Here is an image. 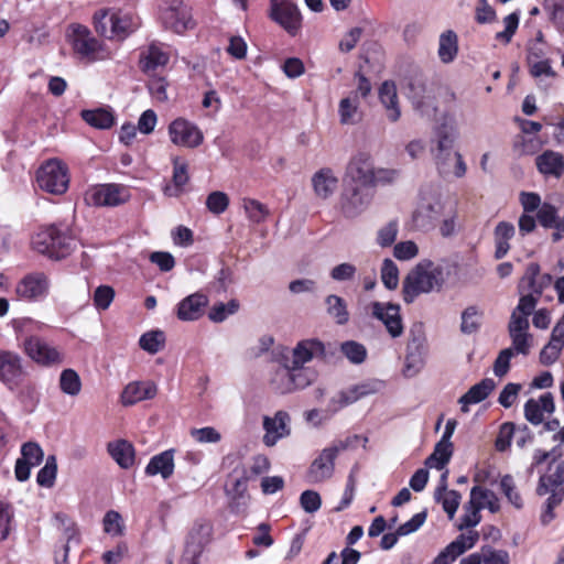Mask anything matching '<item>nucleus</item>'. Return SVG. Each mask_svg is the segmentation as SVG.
Masks as SVG:
<instances>
[{
	"label": "nucleus",
	"instance_id": "f257e3e1",
	"mask_svg": "<svg viewBox=\"0 0 564 564\" xmlns=\"http://www.w3.org/2000/svg\"><path fill=\"white\" fill-rule=\"evenodd\" d=\"M457 122L453 115L445 113L433 130L431 153L441 174L453 173L462 177L466 173V164L459 152H453L457 139Z\"/></svg>",
	"mask_w": 564,
	"mask_h": 564
},
{
	"label": "nucleus",
	"instance_id": "f03ea898",
	"mask_svg": "<svg viewBox=\"0 0 564 564\" xmlns=\"http://www.w3.org/2000/svg\"><path fill=\"white\" fill-rule=\"evenodd\" d=\"M445 282L444 270L431 260H421L403 282V299L412 303L420 294L438 291Z\"/></svg>",
	"mask_w": 564,
	"mask_h": 564
},
{
	"label": "nucleus",
	"instance_id": "7ed1b4c3",
	"mask_svg": "<svg viewBox=\"0 0 564 564\" xmlns=\"http://www.w3.org/2000/svg\"><path fill=\"white\" fill-rule=\"evenodd\" d=\"M32 248L50 259L61 260L68 257L76 248V240L66 231L55 226L39 229L32 237Z\"/></svg>",
	"mask_w": 564,
	"mask_h": 564
},
{
	"label": "nucleus",
	"instance_id": "20e7f679",
	"mask_svg": "<svg viewBox=\"0 0 564 564\" xmlns=\"http://www.w3.org/2000/svg\"><path fill=\"white\" fill-rule=\"evenodd\" d=\"M93 20L96 31L107 39L123 40L139 28L138 17L122 10L100 9Z\"/></svg>",
	"mask_w": 564,
	"mask_h": 564
},
{
	"label": "nucleus",
	"instance_id": "39448f33",
	"mask_svg": "<svg viewBox=\"0 0 564 564\" xmlns=\"http://www.w3.org/2000/svg\"><path fill=\"white\" fill-rule=\"evenodd\" d=\"M67 37L74 53L82 61L93 63L110 58V51L85 25L72 24L68 28Z\"/></svg>",
	"mask_w": 564,
	"mask_h": 564
},
{
	"label": "nucleus",
	"instance_id": "423d86ee",
	"mask_svg": "<svg viewBox=\"0 0 564 564\" xmlns=\"http://www.w3.org/2000/svg\"><path fill=\"white\" fill-rule=\"evenodd\" d=\"M445 204L440 191L433 186L421 189L417 206L412 215L414 226L424 231L435 228L444 214Z\"/></svg>",
	"mask_w": 564,
	"mask_h": 564
},
{
	"label": "nucleus",
	"instance_id": "0eeeda50",
	"mask_svg": "<svg viewBox=\"0 0 564 564\" xmlns=\"http://www.w3.org/2000/svg\"><path fill=\"white\" fill-rule=\"evenodd\" d=\"M28 375L23 358L15 351L0 349V382L10 391L20 389V395H31L35 389L23 384Z\"/></svg>",
	"mask_w": 564,
	"mask_h": 564
},
{
	"label": "nucleus",
	"instance_id": "6e6552de",
	"mask_svg": "<svg viewBox=\"0 0 564 564\" xmlns=\"http://www.w3.org/2000/svg\"><path fill=\"white\" fill-rule=\"evenodd\" d=\"M357 436H349L346 440L335 441L330 446L325 447L318 456L312 462L306 473V479L310 484H318L329 479L335 469L334 460L339 453L347 449Z\"/></svg>",
	"mask_w": 564,
	"mask_h": 564
},
{
	"label": "nucleus",
	"instance_id": "1a4fd4ad",
	"mask_svg": "<svg viewBox=\"0 0 564 564\" xmlns=\"http://www.w3.org/2000/svg\"><path fill=\"white\" fill-rule=\"evenodd\" d=\"M213 525L208 520L194 521L185 538L182 564H199L205 546L210 542Z\"/></svg>",
	"mask_w": 564,
	"mask_h": 564
},
{
	"label": "nucleus",
	"instance_id": "9d476101",
	"mask_svg": "<svg viewBox=\"0 0 564 564\" xmlns=\"http://www.w3.org/2000/svg\"><path fill=\"white\" fill-rule=\"evenodd\" d=\"M36 181L43 191L61 195L67 191L69 184L67 166L57 159H51L39 169Z\"/></svg>",
	"mask_w": 564,
	"mask_h": 564
},
{
	"label": "nucleus",
	"instance_id": "9b49d317",
	"mask_svg": "<svg viewBox=\"0 0 564 564\" xmlns=\"http://www.w3.org/2000/svg\"><path fill=\"white\" fill-rule=\"evenodd\" d=\"M345 176L349 185L367 188L373 186L377 175L371 155L366 152L355 154L347 165Z\"/></svg>",
	"mask_w": 564,
	"mask_h": 564
},
{
	"label": "nucleus",
	"instance_id": "f8f14e48",
	"mask_svg": "<svg viewBox=\"0 0 564 564\" xmlns=\"http://www.w3.org/2000/svg\"><path fill=\"white\" fill-rule=\"evenodd\" d=\"M371 316L381 322L389 336L393 339L399 338L404 333L401 307L391 302H372L369 305Z\"/></svg>",
	"mask_w": 564,
	"mask_h": 564
},
{
	"label": "nucleus",
	"instance_id": "ddd939ff",
	"mask_svg": "<svg viewBox=\"0 0 564 564\" xmlns=\"http://www.w3.org/2000/svg\"><path fill=\"white\" fill-rule=\"evenodd\" d=\"M312 373L305 369L291 366H280L273 373L271 383L280 393H289L295 389H302L312 382Z\"/></svg>",
	"mask_w": 564,
	"mask_h": 564
},
{
	"label": "nucleus",
	"instance_id": "4468645a",
	"mask_svg": "<svg viewBox=\"0 0 564 564\" xmlns=\"http://www.w3.org/2000/svg\"><path fill=\"white\" fill-rule=\"evenodd\" d=\"M171 142L176 147L195 149L204 141L202 130L185 118H176L167 128Z\"/></svg>",
	"mask_w": 564,
	"mask_h": 564
},
{
	"label": "nucleus",
	"instance_id": "2eb2a0df",
	"mask_svg": "<svg viewBox=\"0 0 564 564\" xmlns=\"http://www.w3.org/2000/svg\"><path fill=\"white\" fill-rule=\"evenodd\" d=\"M161 20L165 29L177 34L194 28L191 8L180 0H173L161 12Z\"/></svg>",
	"mask_w": 564,
	"mask_h": 564
},
{
	"label": "nucleus",
	"instance_id": "dca6fc26",
	"mask_svg": "<svg viewBox=\"0 0 564 564\" xmlns=\"http://www.w3.org/2000/svg\"><path fill=\"white\" fill-rule=\"evenodd\" d=\"M371 199L369 188L347 184L340 196L341 213L347 218H355L368 208Z\"/></svg>",
	"mask_w": 564,
	"mask_h": 564
},
{
	"label": "nucleus",
	"instance_id": "f3484780",
	"mask_svg": "<svg viewBox=\"0 0 564 564\" xmlns=\"http://www.w3.org/2000/svg\"><path fill=\"white\" fill-rule=\"evenodd\" d=\"M128 198L127 187L118 184L98 185L87 191L85 195V200L94 206H118L127 202Z\"/></svg>",
	"mask_w": 564,
	"mask_h": 564
},
{
	"label": "nucleus",
	"instance_id": "a211bd4d",
	"mask_svg": "<svg viewBox=\"0 0 564 564\" xmlns=\"http://www.w3.org/2000/svg\"><path fill=\"white\" fill-rule=\"evenodd\" d=\"M24 352L36 364L53 366L63 362V355L57 348L51 346L36 336H29L23 343Z\"/></svg>",
	"mask_w": 564,
	"mask_h": 564
},
{
	"label": "nucleus",
	"instance_id": "6ab92c4d",
	"mask_svg": "<svg viewBox=\"0 0 564 564\" xmlns=\"http://www.w3.org/2000/svg\"><path fill=\"white\" fill-rule=\"evenodd\" d=\"M291 417L286 411L280 410L273 416L264 415L262 427L264 430L263 444L272 447L280 440L291 434Z\"/></svg>",
	"mask_w": 564,
	"mask_h": 564
},
{
	"label": "nucleus",
	"instance_id": "aec40b11",
	"mask_svg": "<svg viewBox=\"0 0 564 564\" xmlns=\"http://www.w3.org/2000/svg\"><path fill=\"white\" fill-rule=\"evenodd\" d=\"M271 18L294 35L301 26V13L290 0H271Z\"/></svg>",
	"mask_w": 564,
	"mask_h": 564
},
{
	"label": "nucleus",
	"instance_id": "412c9836",
	"mask_svg": "<svg viewBox=\"0 0 564 564\" xmlns=\"http://www.w3.org/2000/svg\"><path fill=\"white\" fill-rule=\"evenodd\" d=\"M378 382H364L360 384L351 386L346 390L336 393L329 401L328 409L332 413L355 403L360 398L376 393L378 391Z\"/></svg>",
	"mask_w": 564,
	"mask_h": 564
},
{
	"label": "nucleus",
	"instance_id": "4be33fe9",
	"mask_svg": "<svg viewBox=\"0 0 564 564\" xmlns=\"http://www.w3.org/2000/svg\"><path fill=\"white\" fill-rule=\"evenodd\" d=\"M50 290V280L42 272H35L22 279L15 289L21 300L37 301L45 297Z\"/></svg>",
	"mask_w": 564,
	"mask_h": 564
},
{
	"label": "nucleus",
	"instance_id": "5701e85b",
	"mask_svg": "<svg viewBox=\"0 0 564 564\" xmlns=\"http://www.w3.org/2000/svg\"><path fill=\"white\" fill-rule=\"evenodd\" d=\"M477 531H468L466 534L458 535L435 558L434 564H449L459 555L471 549L478 541Z\"/></svg>",
	"mask_w": 564,
	"mask_h": 564
},
{
	"label": "nucleus",
	"instance_id": "b1692460",
	"mask_svg": "<svg viewBox=\"0 0 564 564\" xmlns=\"http://www.w3.org/2000/svg\"><path fill=\"white\" fill-rule=\"evenodd\" d=\"M209 300L202 292H196L184 297L176 307V316L183 322H193L199 319L207 307Z\"/></svg>",
	"mask_w": 564,
	"mask_h": 564
},
{
	"label": "nucleus",
	"instance_id": "393cba45",
	"mask_svg": "<svg viewBox=\"0 0 564 564\" xmlns=\"http://www.w3.org/2000/svg\"><path fill=\"white\" fill-rule=\"evenodd\" d=\"M563 492L564 498V460L549 465L547 474L542 475L539 479L536 494L539 496L554 495Z\"/></svg>",
	"mask_w": 564,
	"mask_h": 564
},
{
	"label": "nucleus",
	"instance_id": "a878e982",
	"mask_svg": "<svg viewBox=\"0 0 564 564\" xmlns=\"http://www.w3.org/2000/svg\"><path fill=\"white\" fill-rule=\"evenodd\" d=\"M156 393L158 387L153 381H132L124 387L120 399L124 406H130L144 400H151Z\"/></svg>",
	"mask_w": 564,
	"mask_h": 564
},
{
	"label": "nucleus",
	"instance_id": "bb28decb",
	"mask_svg": "<svg viewBox=\"0 0 564 564\" xmlns=\"http://www.w3.org/2000/svg\"><path fill=\"white\" fill-rule=\"evenodd\" d=\"M535 166L545 178H561L564 175V155L554 150H545L535 158Z\"/></svg>",
	"mask_w": 564,
	"mask_h": 564
},
{
	"label": "nucleus",
	"instance_id": "cd10ccee",
	"mask_svg": "<svg viewBox=\"0 0 564 564\" xmlns=\"http://www.w3.org/2000/svg\"><path fill=\"white\" fill-rule=\"evenodd\" d=\"M324 344L317 339L301 340L293 349L292 364L299 368L304 369L303 366L313 359H321L324 357Z\"/></svg>",
	"mask_w": 564,
	"mask_h": 564
},
{
	"label": "nucleus",
	"instance_id": "c85d7f7f",
	"mask_svg": "<svg viewBox=\"0 0 564 564\" xmlns=\"http://www.w3.org/2000/svg\"><path fill=\"white\" fill-rule=\"evenodd\" d=\"M536 219L544 228H552L553 241H560L564 237V216H558L557 208L549 203L542 204L536 213Z\"/></svg>",
	"mask_w": 564,
	"mask_h": 564
},
{
	"label": "nucleus",
	"instance_id": "c756f323",
	"mask_svg": "<svg viewBox=\"0 0 564 564\" xmlns=\"http://www.w3.org/2000/svg\"><path fill=\"white\" fill-rule=\"evenodd\" d=\"M555 410L553 395L547 392L542 394L539 400L529 399L524 404V416L533 425L543 422V413H553Z\"/></svg>",
	"mask_w": 564,
	"mask_h": 564
},
{
	"label": "nucleus",
	"instance_id": "7c9ffc66",
	"mask_svg": "<svg viewBox=\"0 0 564 564\" xmlns=\"http://www.w3.org/2000/svg\"><path fill=\"white\" fill-rule=\"evenodd\" d=\"M379 100L386 110L390 122H397L401 117L397 86L391 80H386L379 88Z\"/></svg>",
	"mask_w": 564,
	"mask_h": 564
},
{
	"label": "nucleus",
	"instance_id": "2f4dec72",
	"mask_svg": "<svg viewBox=\"0 0 564 564\" xmlns=\"http://www.w3.org/2000/svg\"><path fill=\"white\" fill-rule=\"evenodd\" d=\"M312 186L317 197L327 199L338 186V177L330 167H323L312 176Z\"/></svg>",
	"mask_w": 564,
	"mask_h": 564
},
{
	"label": "nucleus",
	"instance_id": "473e14b6",
	"mask_svg": "<svg viewBox=\"0 0 564 564\" xmlns=\"http://www.w3.org/2000/svg\"><path fill=\"white\" fill-rule=\"evenodd\" d=\"M170 61L166 52L156 45H150L140 55V68L148 76H153L159 68H163Z\"/></svg>",
	"mask_w": 564,
	"mask_h": 564
},
{
	"label": "nucleus",
	"instance_id": "72a5a7b5",
	"mask_svg": "<svg viewBox=\"0 0 564 564\" xmlns=\"http://www.w3.org/2000/svg\"><path fill=\"white\" fill-rule=\"evenodd\" d=\"M495 381L490 378L482 379L480 382L474 384L464 395L458 400L460 410L464 413L469 412V405L484 401L490 392L495 389Z\"/></svg>",
	"mask_w": 564,
	"mask_h": 564
},
{
	"label": "nucleus",
	"instance_id": "f704fd0d",
	"mask_svg": "<svg viewBox=\"0 0 564 564\" xmlns=\"http://www.w3.org/2000/svg\"><path fill=\"white\" fill-rule=\"evenodd\" d=\"M174 451L167 449L154 455L145 467L148 476L161 475L163 479H169L174 473Z\"/></svg>",
	"mask_w": 564,
	"mask_h": 564
},
{
	"label": "nucleus",
	"instance_id": "c9c22d12",
	"mask_svg": "<svg viewBox=\"0 0 564 564\" xmlns=\"http://www.w3.org/2000/svg\"><path fill=\"white\" fill-rule=\"evenodd\" d=\"M107 451L111 458L123 469H128L134 464V447L126 440L108 443Z\"/></svg>",
	"mask_w": 564,
	"mask_h": 564
},
{
	"label": "nucleus",
	"instance_id": "e433bc0d",
	"mask_svg": "<svg viewBox=\"0 0 564 564\" xmlns=\"http://www.w3.org/2000/svg\"><path fill=\"white\" fill-rule=\"evenodd\" d=\"M409 98L413 107L424 116H431L435 111L434 97L427 94L426 88L421 83H411Z\"/></svg>",
	"mask_w": 564,
	"mask_h": 564
},
{
	"label": "nucleus",
	"instance_id": "4c0bfd02",
	"mask_svg": "<svg viewBox=\"0 0 564 564\" xmlns=\"http://www.w3.org/2000/svg\"><path fill=\"white\" fill-rule=\"evenodd\" d=\"M247 482L246 476L234 477L230 482L226 486V494L230 498V507L235 512L245 510L247 506Z\"/></svg>",
	"mask_w": 564,
	"mask_h": 564
},
{
	"label": "nucleus",
	"instance_id": "58836bf2",
	"mask_svg": "<svg viewBox=\"0 0 564 564\" xmlns=\"http://www.w3.org/2000/svg\"><path fill=\"white\" fill-rule=\"evenodd\" d=\"M516 228L513 224L509 221H499L494 230V239H495V258L502 259L506 257L510 249L509 241L514 237Z\"/></svg>",
	"mask_w": 564,
	"mask_h": 564
},
{
	"label": "nucleus",
	"instance_id": "ea45409f",
	"mask_svg": "<svg viewBox=\"0 0 564 564\" xmlns=\"http://www.w3.org/2000/svg\"><path fill=\"white\" fill-rule=\"evenodd\" d=\"M360 101L357 95H350L343 98L339 101L338 113L340 123L343 124H356L361 119V112L359 110Z\"/></svg>",
	"mask_w": 564,
	"mask_h": 564
},
{
	"label": "nucleus",
	"instance_id": "a19ab883",
	"mask_svg": "<svg viewBox=\"0 0 564 564\" xmlns=\"http://www.w3.org/2000/svg\"><path fill=\"white\" fill-rule=\"evenodd\" d=\"M80 116L86 123L97 129H109L115 123L113 113L106 108L83 110Z\"/></svg>",
	"mask_w": 564,
	"mask_h": 564
},
{
	"label": "nucleus",
	"instance_id": "79ce46f5",
	"mask_svg": "<svg viewBox=\"0 0 564 564\" xmlns=\"http://www.w3.org/2000/svg\"><path fill=\"white\" fill-rule=\"evenodd\" d=\"M458 52V40L454 31L448 30L440 35L438 41V57L443 63H451L454 61Z\"/></svg>",
	"mask_w": 564,
	"mask_h": 564
},
{
	"label": "nucleus",
	"instance_id": "37998d69",
	"mask_svg": "<svg viewBox=\"0 0 564 564\" xmlns=\"http://www.w3.org/2000/svg\"><path fill=\"white\" fill-rule=\"evenodd\" d=\"M453 455V443L440 441L434 448V452L426 458L425 465L430 468L442 470L451 460Z\"/></svg>",
	"mask_w": 564,
	"mask_h": 564
},
{
	"label": "nucleus",
	"instance_id": "c03bdc74",
	"mask_svg": "<svg viewBox=\"0 0 564 564\" xmlns=\"http://www.w3.org/2000/svg\"><path fill=\"white\" fill-rule=\"evenodd\" d=\"M326 311L338 325H345L349 321V312L345 300L338 295L330 294L325 299Z\"/></svg>",
	"mask_w": 564,
	"mask_h": 564
},
{
	"label": "nucleus",
	"instance_id": "a18cd8bd",
	"mask_svg": "<svg viewBox=\"0 0 564 564\" xmlns=\"http://www.w3.org/2000/svg\"><path fill=\"white\" fill-rule=\"evenodd\" d=\"M469 498L473 500L479 509H489L491 512H497L499 510L498 498L494 491L482 488L480 486H475L470 490Z\"/></svg>",
	"mask_w": 564,
	"mask_h": 564
},
{
	"label": "nucleus",
	"instance_id": "49530a36",
	"mask_svg": "<svg viewBox=\"0 0 564 564\" xmlns=\"http://www.w3.org/2000/svg\"><path fill=\"white\" fill-rule=\"evenodd\" d=\"M239 302L230 300L228 303H216L208 312V318L214 323H221L239 310Z\"/></svg>",
	"mask_w": 564,
	"mask_h": 564
},
{
	"label": "nucleus",
	"instance_id": "de8ad7c7",
	"mask_svg": "<svg viewBox=\"0 0 564 564\" xmlns=\"http://www.w3.org/2000/svg\"><path fill=\"white\" fill-rule=\"evenodd\" d=\"M59 388L65 394L77 395L82 389L78 373L73 369L63 370L59 377Z\"/></svg>",
	"mask_w": 564,
	"mask_h": 564
},
{
	"label": "nucleus",
	"instance_id": "09e8293b",
	"mask_svg": "<svg viewBox=\"0 0 564 564\" xmlns=\"http://www.w3.org/2000/svg\"><path fill=\"white\" fill-rule=\"evenodd\" d=\"M482 313L475 306L467 307L462 313L460 330L464 334L476 333L481 324Z\"/></svg>",
	"mask_w": 564,
	"mask_h": 564
},
{
	"label": "nucleus",
	"instance_id": "8fccbe9b",
	"mask_svg": "<svg viewBox=\"0 0 564 564\" xmlns=\"http://www.w3.org/2000/svg\"><path fill=\"white\" fill-rule=\"evenodd\" d=\"M242 207L246 212L248 219L256 224L264 221L269 215L267 206L257 199L243 198Z\"/></svg>",
	"mask_w": 564,
	"mask_h": 564
},
{
	"label": "nucleus",
	"instance_id": "3c124183",
	"mask_svg": "<svg viewBox=\"0 0 564 564\" xmlns=\"http://www.w3.org/2000/svg\"><path fill=\"white\" fill-rule=\"evenodd\" d=\"M340 350L344 354V356L355 365L362 364L366 360L367 357V349L366 347L355 340H347L344 341L340 345Z\"/></svg>",
	"mask_w": 564,
	"mask_h": 564
},
{
	"label": "nucleus",
	"instance_id": "603ef678",
	"mask_svg": "<svg viewBox=\"0 0 564 564\" xmlns=\"http://www.w3.org/2000/svg\"><path fill=\"white\" fill-rule=\"evenodd\" d=\"M164 333L161 330H151L143 334L140 337L139 345L140 347L148 351L149 354H156L160 351L164 345Z\"/></svg>",
	"mask_w": 564,
	"mask_h": 564
},
{
	"label": "nucleus",
	"instance_id": "864d4df0",
	"mask_svg": "<svg viewBox=\"0 0 564 564\" xmlns=\"http://www.w3.org/2000/svg\"><path fill=\"white\" fill-rule=\"evenodd\" d=\"M57 473V463L55 456H48L45 465L40 469L36 481L42 487H52L54 485Z\"/></svg>",
	"mask_w": 564,
	"mask_h": 564
},
{
	"label": "nucleus",
	"instance_id": "5fc2aeb1",
	"mask_svg": "<svg viewBox=\"0 0 564 564\" xmlns=\"http://www.w3.org/2000/svg\"><path fill=\"white\" fill-rule=\"evenodd\" d=\"M169 82L164 77L150 76L148 82L149 91L156 101L165 102L169 100L167 95Z\"/></svg>",
	"mask_w": 564,
	"mask_h": 564
},
{
	"label": "nucleus",
	"instance_id": "6e6d98bb",
	"mask_svg": "<svg viewBox=\"0 0 564 564\" xmlns=\"http://www.w3.org/2000/svg\"><path fill=\"white\" fill-rule=\"evenodd\" d=\"M528 64H529L530 74L534 78H539L541 76H547V77L556 76V73L553 70V68L551 66V62L547 58L535 61L534 54H529L528 55Z\"/></svg>",
	"mask_w": 564,
	"mask_h": 564
},
{
	"label": "nucleus",
	"instance_id": "4d7b16f0",
	"mask_svg": "<svg viewBox=\"0 0 564 564\" xmlns=\"http://www.w3.org/2000/svg\"><path fill=\"white\" fill-rule=\"evenodd\" d=\"M381 281L389 290H393L399 284V270L391 259H384L381 268Z\"/></svg>",
	"mask_w": 564,
	"mask_h": 564
},
{
	"label": "nucleus",
	"instance_id": "13d9d810",
	"mask_svg": "<svg viewBox=\"0 0 564 564\" xmlns=\"http://www.w3.org/2000/svg\"><path fill=\"white\" fill-rule=\"evenodd\" d=\"M229 206V197L226 193L220 191L212 192L206 199L207 209L215 214L220 215L225 213V210Z\"/></svg>",
	"mask_w": 564,
	"mask_h": 564
},
{
	"label": "nucleus",
	"instance_id": "bf43d9fd",
	"mask_svg": "<svg viewBox=\"0 0 564 564\" xmlns=\"http://www.w3.org/2000/svg\"><path fill=\"white\" fill-rule=\"evenodd\" d=\"M435 500L442 503L443 510L452 520L460 505L462 495L456 490L444 491L441 498Z\"/></svg>",
	"mask_w": 564,
	"mask_h": 564
},
{
	"label": "nucleus",
	"instance_id": "052dcab7",
	"mask_svg": "<svg viewBox=\"0 0 564 564\" xmlns=\"http://www.w3.org/2000/svg\"><path fill=\"white\" fill-rule=\"evenodd\" d=\"M399 232L397 220H390L378 230L377 243L381 247H390L394 243Z\"/></svg>",
	"mask_w": 564,
	"mask_h": 564
},
{
	"label": "nucleus",
	"instance_id": "680f3d73",
	"mask_svg": "<svg viewBox=\"0 0 564 564\" xmlns=\"http://www.w3.org/2000/svg\"><path fill=\"white\" fill-rule=\"evenodd\" d=\"M464 511L465 513L460 519V524L458 525L459 530L474 528L480 522V509L475 503H473L470 498L469 501L464 506Z\"/></svg>",
	"mask_w": 564,
	"mask_h": 564
},
{
	"label": "nucleus",
	"instance_id": "e2e57ef3",
	"mask_svg": "<svg viewBox=\"0 0 564 564\" xmlns=\"http://www.w3.org/2000/svg\"><path fill=\"white\" fill-rule=\"evenodd\" d=\"M115 299V290L109 285H99L93 296L94 305L99 311L107 310Z\"/></svg>",
	"mask_w": 564,
	"mask_h": 564
},
{
	"label": "nucleus",
	"instance_id": "0e129e2a",
	"mask_svg": "<svg viewBox=\"0 0 564 564\" xmlns=\"http://www.w3.org/2000/svg\"><path fill=\"white\" fill-rule=\"evenodd\" d=\"M482 564H510V555L506 550H497L490 545L482 546Z\"/></svg>",
	"mask_w": 564,
	"mask_h": 564
},
{
	"label": "nucleus",
	"instance_id": "69168bd1",
	"mask_svg": "<svg viewBox=\"0 0 564 564\" xmlns=\"http://www.w3.org/2000/svg\"><path fill=\"white\" fill-rule=\"evenodd\" d=\"M500 488L505 496L510 501V503H512L518 509L522 508V498L520 494L516 490L513 478L510 475H506L501 478Z\"/></svg>",
	"mask_w": 564,
	"mask_h": 564
},
{
	"label": "nucleus",
	"instance_id": "338daca9",
	"mask_svg": "<svg viewBox=\"0 0 564 564\" xmlns=\"http://www.w3.org/2000/svg\"><path fill=\"white\" fill-rule=\"evenodd\" d=\"M21 459L25 460L26 463L37 466L44 457V453L41 448V446L37 443L34 442H28L23 444L21 448Z\"/></svg>",
	"mask_w": 564,
	"mask_h": 564
},
{
	"label": "nucleus",
	"instance_id": "774afa93",
	"mask_svg": "<svg viewBox=\"0 0 564 564\" xmlns=\"http://www.w3.org/2000/svg\"><path fill=\"white\" fill-rule=\"evenodd\" d=\"M505 30L496 33V40L508 44L511 42L513 34L516 33L519 25V15L513 12L508 14L503 19Z\"/></svg>",
	"mask_w": 564,
	"mask_h": 564
}]
</instances>
